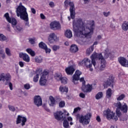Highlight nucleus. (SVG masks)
Wrapping results in <instances>:
<instances>
[{
    "label": "nucleus",
    "mask_w": 128,
    "mask_h": 128,
    "mask_svg": "<svg viewBox=\"0 0 128 128\" xmlns=\"http://www.w3.org/2000/svg\"><path fill=\"white\" fill-rule=\"evenodd\" d=\"M103 14H104V16L108 17V16H110V12H104Z\"/></svg>",
    "instance_id": "obj_50"
},
{
    "label": "nucleus",
    "mask_w": 128,
    "mask_h": 128,
    "mask_svg": "<svg viewBox=\"0 0 128 128\" xmlns=\"http://www.w3.org/2000/svg\"><path fill=\"white\" fill-rule=\"evenodd\" d=\"M64 36L66 38H72V30L68 29L65 32Z\"/></svg>",
    "instance_id": "obj_25"
},
{
    "label": "nucleus",
    "mask_w": 128,
    "mask_h": 128,
    "mask_svg": "<svg viewBox=\"0 0 128 128\" xmlns=\"http://www.w3.org/2000/svg\"><path fill=\"white\" fill-rule=\"evenodd\" d=\"M44 50L46 54H50V52H52V50H50V48H48V46Z\"/></svg>",
    "instance_id": "obj_46"
},
{
    "label": "nucleus",
    "mask_w": 128,
    "mask_h": 128,
    "mask_svg": "<svg viewBox=\"0 0 128 128\" xmlns=\"http://www.w3.org/2000/svg\"><path fill=\"white\" fill-rule=\"evenodd\" d=\"M92 118V113L88 112L85 115H78V118L79 122L82 124V126H88L90 122V118Z\"/></svg>",
    "instance_id": "obj_5"
},
{
    "label": "nucleus",
    "mask_w": 128,
    "mask_h": 128,
    "mask_svg": "<svg viewBox=\"0 0 128 128\" xmlns=\"http://www.w3.org/2000/svg\"><path fill=\"white\" fill-rule=\"evenodd\" d=\"M48 72L46 70H44V71L43 76H48Z\"/></svg>",
    "instance_id": "obj_56"
},
{
    "label": "nucleus",
    "mask_w": 128,
    "mask_h": 128,
    "mask_svg": "<svg viewBox=\"0 0 128 128\" xmlns=\"http://www.w3.org/2000/svg\"><path fill=\"white\" fill-rule=\"evenodd\" d=\"M122 29L123 30H128V22H124L122 26Z\"/></svg>",
    "instance_id": "obj_31"
},
{
    "label": "nucleus",
    "mask_w": 128,
    "mask_h": 128,
    "mask_svg": "<svg viewBox=\"0 0 128 128\" xmlns=\"http://www.w3.org/2000/svg\"><path fill=\"white\" fill-rule=\"evenodd\" d=\"M49 6H50V8H54V3L52 2H50V3H49Z\"/></svg>",
    "instance_id": "obj_54"
},
{
    "label": "nucleus",
    "mask_w": 128,
    "mask_h": 128,
    "mask_svg": "<svg viewBox=\"0 0 128 128\" xmlns=\"http://www.w3.org/2000/svg\"><path fill=\"white\" fill-rule=\"evenodd\" d=\"M79 80L81 82H82V84H84V82H86L84 81V77H82L80 79L79 78Z\"/></svg>",
    "instance_id": "obj_55"
},
{
    "label": "nucleus",
    "mask_w": 128,
    "mask_h": 128,
    "mask_svg": "<svg viewBox=\"0 0 128 128\" xmlns=\"http://www.w3.org/2000/svg\"><path fill=\"white\" fill-rule=\"evenodd\" d=\"M30 10H31L32 12L34 14H36V9H34V8H30Z\"/></svg>",
    "instance_id": "obj_53"
},
{
    "label": "nucleus",
    "mask_w": 128,
    "mask_h": 128,
    "mask_svg": "<svg viewBox=\"0 0 128 128\" xmlns=\"http://www.w3.org/2000/svg\"><path fill=\"white\" fill-rule=\"evenodd\" d=\"M35 62H38L39 64H40V62H42V58L40 56H36L35 58Z\"/></svg>",
    "instance_id": "obj_38"
},
{
    "label": "nucleus",
    "mask_w": 128,
    "mask_h": 128,
    "mask_svg": "<svg viewBox=\"0 0 128 128\" xmlns=\"http://www.w3.org/2000/svg\"><path fill=\"white\" fill-rule=\"evenodd\" d=\"M96 120H97V122H100V116H98L96 118Z\"/></svg>",
    "instance_id": "obj_59"
},
{
    "label": "nucleus",
    "mask_w": 128,
    "mask_h": 128,
    "mask_svg": "<svg viewBox=\"0 0 128 128\" xmlns=\"http://www.w3.org/2000/svg\"><path fill=\"white\" fill-rule=\"evenodd\" d=\"M60 46L58 45H54L52 47V50L54 52H56L58 50H60Z\"/></svg>",
    "instance_id": "obj_42"
},
{
    "label": "nucleus",
    "mask_w": 128,
    "mask_h": 128,
    "mask_svg": "<svg viewBox=\"0 0 128 128\" xmlns=\"http://www.w3.org/2000/svg\"><path fill=\"white\" fill-rule=\"evenodd\" d=\"M38 74H36V76H34V82H38Z\"/></svg>",
    "instance_id": "obj_45"
},
{
    "label": "nucleus",
    "mask_w": 128,
    "mask_h": 128,
    "mask_svg": "<svg viewBox=\"0 0 128 128\" xmlns=\"http://www.w3.org/2000/svg\"><path fill=\"white\" fill-rule=\"evenodd\" d=\"M48 40L50 44H54L58 40V38L54 32H52L48 36Z\"/></svg>",
    "instance_id": "obj_15"
},
{
    "label": "nucleus",
    "mask_w": 128,
    "mask_h": 128,
    "mask_svg": "<svg viewBox=\"0 0 128 128\" xmlns=\"http://www.w3.org/2000/svg\"><path fill=\"white\" fill-rule=\"evenodd\" d=\"M66 116H70V113L68 112L66 110H64V112L60 110L54 113V116L57 120H66Z\"/></svg>",
    "instance_id": "obj_9"
},
{
    "label": "nucleus",
    "mask_w": 128,
    "mask_h": 128,
    "mask_svg": "<svg viewBox=\"0 0 128 128\" xmlns=\"http://www.w3.org/2000/svg\"><path fill=\"white\" fill-rule=\"evenodd\" d=\"M118 62L122 66L128 68V60L124 57H120L118 58Z\"/></svg>",
    "instance_id": "obj_18"
},
{
    "label": "nucleus",
    "mask_w": 128,
    "mask_h": 128,
    "mask_svg": "<svg viewBox=\"0 0 128 128\" xmlns=\"http://www.w3.org/2000/svg\"><path fill=\"white\" fill-rule=\"evenodd\" d=\"M26 52H27L29 54L31 55V56H36V52L32 50V48H27Z\"/></svg>",
    "instance_id": "obj_33"
},
{
    "label": "nucleus",
    "mask_w": 128,
    "mask_h": 128,
    "mask_svg": "<svg viewBox=\"0 0 128 128\" xmlns=\"http://www.w3.org/2000/svg\"><path fill=\"white\" fill-rule=\"evenodd\" d=\"M82 74V72H80V70H76L72 76L74 78H80V76Z\"/></svg>",
    "instance_id": "obj_30"
},
{
    "label": "nucleus",
    "mask_w": 128,
    "mask_h": 128,
    "mask_svg": "<svg viewBox=\"0 0 128 128\" xmlns=\"http://www.w3.org/2000/svg\"><path fill=\"white\" fill-rule=\"evenodd\" d=\"M19 66H20V68H24V62L22 61H20Z\"/></svg>",
    "instance_id": "obj_49"
},
{
    "label": "nucleus",
    "mask_w": 128,
    "mask_h": 128,
    "mask_svg": "<svg viewBox=\"0 0 128 128\" xmlns=\"http://www.w3.org/2000/svg\"><path fill=\"white\" fill-rule=\"evenodd\" d=\"M60 81L62 84H66L68 83V78H66V77H62Z\"/></svg>",
    "instance_id": "obj_40"
},
{
    "label": "nucleus",
    "mask_w": 128,
    "mask_h": 128,
    "mask_svg": "<svg viewBox=\"0 0 128 128\" xmlns=\"http://www.w3.org/2000/svg\"><path fill=\"white\" fill-rule=\"evenodd\" d=\"M79 96L80 98H86V94L82 92L80 93Z\"/></svg>",
    "instance_id": "obj_52"
},
{
    "label": "nucleus",
    "mask_w": 128,
    "mask_h": 128,
    "mask_svg": "<svg viewBox=\"0 0 128 128\" xmlns=\"http://www.w3.org/2000/svg\"><path fill=\"white\" fill-rule=\"evenodd\" d=\"M89 50H90V52H94V46H92L90 48Z\"/></svg>",
    "instance_id": "obj_60"
},
{
    "label": "nucleus",
    "mask_w": 128,
    "mask_h": 128,
    "mask_svg": "<svg viewBox=\"0 0 128 128\" xmlns=\"http://www.w3.org/2000/svg\"><path fill=\"white\" fill-rule=\"evenodd\" d=\"M120 122H124V120H126V118L122 116H120Z\"/></svg>",
    "instance_id": "obj_61"
},
{
    "label": "nucleus",
    "mask_w": 128,
    "mask_h": 128,
    "mask_svg": "<svg viewBox=\"0 0 128 128\" xmlns=\"http://www.w3.org/2000/svg\"><path fill=\"white\" fill-rule=\"evenodd\" d=\"M5 52L6 54L8 56H12V52H10V49L8 48H6L5 49Z\"/></svg>",
    "instance_id": "obj_39"
},
{
    "label": "nucleus",
    "mask_w": 128,
    "mask_h": 128,
    "mask_svg": "<svg viewBox=\"0 0 128 128\" xmlns=\"http://www.w3.org/2000/svg\"><path fill=\"white\" fill-rule=\"evenodd\" d=\"M112 94H114V91H112V89L109 88L106 91V96L108 98H112Z\"/></svg>",
    "instance_id": "obj_26"
},
{
    "label": "nucleus",
    "mask_w": 128,
    "mask_h": 128,
    "mask_svg": "<svg viewBox=\"0 0 128 128\" xmlns=\"http://www.w3.org/2000/svg\"><path fill=\"white\" fill-rule=\"evenodd\" d=\"M62 78V75L60 73H56L54 76V78L59 82V80H61Z\"/></svg>",
    "instance_id": "obj_27"
},
{
    "label": "nucleus",
    "mask_w": 128,
    "mask_h": 128,
    "mask_svg": "<svg viewBox=\"0 0 128 128\" xmlns=\"http://www.w3.org/2000/svg\"><path fill=\"white\" fill-rule=\"evenodd\" d=\"M24 88L25 90H30V85L29 84H24Z\"/></svg>",
    "instance_id": "obj_47"
},
{
    "label": "nucleus",
    "mask_w": 128,
    "mask_h": 128,
    "mask_svg": "<svg viewBox=\"0 0 128 128\" xmlns=\"http://www.w3.org/2000/svg\"><path fill=\"white\" fill-rule=\"evenodd\" d=\"M16 12L17 16H20L21 20H24V24L26 26L30 28V22H28V14L26 12V8L22 6V4L20 2L19 6L16 8Z\"/></svg>",
    "instance_id": "obj_2"
},
{
    "label": "nucleus",
    "mask_w": 128,
    "mask_h": 128,
    "mask_svg": "<svg viewBox=\"0 0 128 128\" xmlns=\"http://www.w3.org/2000/svg\"><path fill=\"white\" fill-rule=\"evenodd\" d=\"M104 96V94H102V92H98L95 96L96 100H100L102 98V96Z\"/></svg>",
    "instance_id": "obj_36"
},
{
    "label": "nucleus",
    "mask_w": 128,
    "mask_h": 128,
    "mask_svg": "<svg viewBox=\"0 0 128 128\" xmlns=\"http://www.w3.org/2000/svg\"><path fill=\"white\" fill-rule=\"evenodd\" d=\"M80 107L76 108L74 109V114H76V112H80Z\"/></svg>",
    "instance_id": "obj_48"
},
{
    "label": "nucleus",
    "mask_w": 128,
    "mask_h": 128,
    "mask_svg": "<svg viewBox=\"0 0 128 128\" xmlns=\"http://www.w3.org/2000/svg\"><path fill=\"white\" fill-rule=\"evenodd\" d=\"M104 116H106L108 120H118V118L120 116L116 115V114L114 112L110 111V108H108L106 110H104Z\"/></svg>",
    "instance_id": "obj_8"
},
{
    "label": "nucleus",
    "mask_w": 128,
    "mask_h": 128,
    "mask_svg": "<svg viewBox=\"0 0 128 128\" xmlns=\"http://www.w3.org/2000/svg\"><path fill=\"white\" fill-rule=\"evenodd\" d=\"M64 6L65 8H68V6H70V18L74 20L76 16V9L74 8V2H70V0H66L64 2Z\"/></svg>",
    "instance_id": "obj_7"
},
{
    "label": "nucleus",
    "mask_w": 128,
    "mask_h": 128,
    "mask_svg": "<svg viewBox=\"0 0 128 128\" xmlns=\"http://www.w3.org/2000/svg\"><path fill=\"white\" fill-rule=\"evenodd\" d=\"M49 100L50 102V106H54L56 104V100L52 96H50L49 97Z\"/></svg>",
    "instance_id": "obj_34"
},
{
    "label": "nucleus",
    "mask_w": 128,
    "mask_h": 128,
    "mask_svg": "<svg viewBox=\"0 0 128 128\" xmlns=\"http://www.w3.org/2000/svg\"><path fill=\"white\" fill-rule=\"evenodd\" d=\"M4 18H6L8 22L12 24L13 28H14V26H16L18 24V21L16 20V18H10V14L8 13H6L4 14Z\"/></svg>",
    "instance_id": "obj_11"
},
{
    "label": "nucleus",
    "mask_w": 128,
    "mask_h": 128,
    "mask_svg": "<svg viewBox=\"0 0 128 128\" xmlns=\"http://www.w3.org/2000/svg\"><path fill=\"white\" fill-rule=\"evenodd\" d=\"M19 56L20 58H22L23 60H24V62H30V56H28V55L26 53H20Z\"/></svg>",
    "instance_id": "obj_17"
},
{
    "label": "nucleus",
    "mask_w": 128,
    "mask_h": 128,
    "mask_svg": "<svg viewBox=\"0 0 128 128\" xmlns=\"http://www.w3.org/2000/svg\"><path fill=\"white\" fill-rule=\"evenodd\" d=\"M74 70H76V69L74 68V67L72 66H69L66 68L65 71L66 74L69 76H72V74H74Z\"/></svg>",
    "instance_id": "obj_19"
},
{
    "label": "nucleus",
    "mask_w": 128,
    "mask_h": 128,
    "mask_svg": "<svg viewBox=\"0 0 128 128\" xmlns=\"http://www.w3.org/2000/svg\"><path fill=\"white\" fill-rule=\"evenodd\" d=\"M0 42H8V37H6V36L4 35V34H0Z\"/></svg>",
    "instance_id": "obj_29"
},
{
    "label": "nucleus",
    "mask_w": 128,
    "mask_h": 128,
    "mask_svg": "<svg viewBox=\"0 0 128 128\" xmlns=\"http://www.w3.org/2000/svg\"><path fill=\"white\" fill-rule=\"evenodd\" d=\"M8 108L10 110H11L12 112H14L15 110L14 107V106H9Z\"/></svg>",
    "instance_id": "obj_51"
},
{
    "label": "nucleus",
    "mask_w": 128,
    "mask_h": 128,
    "mask_svg": "<svg viewBox=\"0 0 128 128\" xmlns=\"http://www.w3.org/2000/svg\"><path fill=\"white\" fill-rule=\"evenodd\" d=\"M70 51L72 54H76L78 52V47L76 44H73L70 46Z\"/></svg>",
    "instance_id": "obj_21"
},
{
    "label": "nucleus",
    "mask_w": 128,
    "mask_h": 128,
    "mask_svg": "<svg viewBox=\"0 0 128 128\" xmlns=\"http://www.w3.org/2000/svg\"><path fill=\"white\" fill-rule=\"evenodd\" d=\"M125 96L124 94H122L117 97L116 100H122V99L125 98Z\"/></svg>",
    "instance_id": "obj_41"
},
{
    "label": "nucleus",
    "mask_w": 128,
    "mask_h": 128,
    "mask_svg": "<svg viewBox=\"0 0 128 128\" xmlns=\"http://www.w3.org/2000/svg\"><path fill=\"white\" fill-rule=\"evenodd\" d=\"M27 120L26 117L24 115H18L16 119V124H21L22 126H26V122Z\"/></svg>",
    "instance_id": "obj_12"
},
{
    "label": "nucleus",
    "mask_w": 128,
    "mask_h": 128,
    "mask_svg": "<svg viewBox=\"0 0 128 128\" xmlns=\"http://www.w3.org/2000/svg\"><path fill=\"white\" fill-rule=\"evenodd\" d=\"M66 119L62 120H64L63 122V126L64 128H69L70 124H68V122L66 120Z\"/></svg>",
    "instance_id": "obj_32"
},
{
    "label": "nucleus",
    "mask_w": 128,
    "mask_h": 128,
    "mask_svg": "<svg viewBox=\"0 0 128 128\" xmlns=\"http://www.w3.org/2000/svg\"><path fill=\"white\" fill-rule=\"evenodd\" d=\"M12 80V76L8 73H2L0 74V82H5L6 86H9L10 90H12V84L10 82Z\"/></svg>",
    "instance_id": "obj_4"
},
{
    "label": "nucleus",
    "mask_w": 128,
    "mask_h": 128,
    "mask_svg": "<svg viewBox=\"0 0 128 128\" xmlns=\"http://www.w3.org/2000/svg\"><path fill=\"white\" fill-rule=\"evenodd\" d=\"M103 54H104V58H112L114 56L112 52L108 48L106 49L103 52Z\"/></svg>",
    "instance_id": "obj_16"
},
{
    "label": "nucleus",
    "mask_w": 128,
    "mask_h": 128,
    "mask_svg": "<svg viewBox=\"0 0 128 128\" xmlns=\"http://www.w3.org/2000/svg\"><path fill=\"white\" fill-rule=\"evenodd\" d=\"M78 80H80L79 78L72 76V82L74 84H78Z\"/></svg>",
    "instance_id": "obj_37"
},
{
    "label": "nucleus",
    "mask_w": 128,
    "mask_h": 128,
    "mask_svg": "<svg viewBox=\"0 0 128 128\" xmlns=\"http://www.w3.org/2000/svg\"><path fill=\"white\" fill-rule=\"evenodd\" d=\"M34 104L37 106H40L42 104V101L40 96H36L34 98Z\"/></svg>",
    "instance_id": "obj_20"
},
{
    "label": "nucleus",
    "mask_w": 128,
    "mask_h": 128,
    "mask_svg": "<svg viewBox=\"0 0 128 128\" xmlns=\"http://www.w3.org/2000/svg\"><path fill=\"white\" fill-rule=\"evenodd\" d=\"M92 90V86L90 84H88L85 86V88H84V86L82 88V90L84 92H90Z\"/></svg>",
    "instance_id": "obj_22"
},
{
    "label": "nucleus",
    "mask_w": 128,
    "mask_h": 128,
    "mask_svg": "<svg viewBox=\"0 0 128 128\" xmlns=\"http://www.w3.org/2000/svg\"><path fill=\"white\" fill-rule=\"evenodd\" d=\"M90 58L92 60V62L94 66L96 68V60H100V68L101 70H103L104 68H106V60L102 56V53L98 54L96 52H94L90 56Z\"/></svg>",
    "instance_id": "obj_3"
},
{
    "label": "nucleus",
    "mask_w": 128,
    "mask_h": 128,
    "mask_svg": "<svg viewBox=\"0 0 128 128\" xmlns=\"http://www.w3.org/2000/svg\"><path fill=\"white\" fill-rule=\"evenodd\" d=\"M40 16L42 20H44L46 18V16H44V15L43 14H40Z\"/></svg>",
    "instance_id": "obj_57"
},
{
    "label": "nucleus",
    "mask_w": 128,
    "mask_h": 128,
    "mask_svg": "<svg viewBox=\"0 0 128 128\" xmlns=\"http://www.w3.org/2000/svg\"><path fill=\"white\" fill-rule=\"evenodd\" d=\"M102 38V36L99 35L97 37V40H100Z\"/></svg>",
    "instance_id": "obj_63"
},
{
    "label": "nucleus",
    "mask_w": 128,
    "mask_h": 128,
    "mask_svg": "<svg viewBox=\"0 0 128 128\" xmlns=\"http://www.w3.org/2000/svg\"><path fill=\"white\" fill-rule=\"evenodd\" d=\"M114 106L117 108L116 109V114H117L118 116H122L120 110L124 114L128 112V105L124 103V105L122 106V103H120V102H117L114 104Z\"/></svg>",
    "instance_id": "obj_6"
},
{
    "label": "nucleus",
    "mask_w": 128,
    "mask_h": 128,
    "mask_svg": "<svg viewBox=\"0 0 128 128\" xmlns=\"http://www.w3.org/2000/svg\"><path fill=\"white\" fill-rule=\"evenodd\" d=\"M59 90L61 94H64V92L68 94V88L66 86H60L59 88Z\"/></svg>",
    "instance_id": "obj_23"
},
{
    "label": "nucleus",
    "mask_w": 128,
    "mask_h": 128,
    "mask_svg": "<svg viewBox=\"0 0 128 128\" xmlns=\"http://www.w3.org/2000/svg\"><path fill=\"white\" fill-rule=\"evenodd\" d=\"M29 42L31 44H36V38H30Z\"/></svg>",
    "instance_id": "obj_43"
},
{
    "label": "nucleus",
    "mask_w": 128,
    "mask_h": 128,
    "mask_svg": "<svg viewBox=\"0 0 128 128\" xmlns=\"http://www.w3.org/2000/svg\"><path fill=\"white\" fill-rule=\"evenodd\" d=\"M110 128H118L116 126H112Z\"/></svg>",
    "instance_id": "obj_64"
},
{
    "label": "nucleus",
    "mask_w": 128,
    "mask_h": 128,
    "mask_svg": "<svg viewBox=\"0 0 128 128\" xmlns=\"http://www.w3.org/2000/svg\"><path fill=\"white\" fill-rule=\"evenodd\" d=\"M88 59V58H85L82 62H80L78 64L79 66H85L87 68H90V72H92L94 70V68H92V60Z\"/></svg>",
    "instance_id": "obj_10"
},
{
    "label": "nucleus",
    "mask_w": 128,
    "mask_h": 128,
    "mask_svg": "<svg viewBox=\"0 0 128 128\" xmlns=\"http://www.w3.org/2000/svg\"><path fill=\"white\" fill-rule=\"evenodd\" d=\"M46 78L44 75H42L40 80V86H46Z\"/></svg>",
    "instance_id": "obj_24"
},
{
    "label": "nucleus",
    "mask_w": 128,
    "mask_h": 128,
    "mask_svg": "<svg viewBox=\"0 0 128 128\" xmlns=\"http://www.w3.org/2000/svg\"><path fill=\"white\" fill-rule=\"evenodd\" d=\"M92 54V52H90V49L88 48L86 50V54H88V56H90Z\"/></svg>",
    "instance_id": "obj_58"
},
{
    "label": "nucleus",
    "mask_w": 128,
    "mask_h": 128,
    "mask_svg": "<svg viewBox=\"0 0 128 128\" xmlns=\"http://www.w3.org/2000/svg\"><path fill=\"white\" fill-rule=\"evenodd\" d=\"M94 20L86 21L84 23L82 18L76 19L73 22V31L75 36L80 38L77 42L80 44H85L86 38H90L94 34Z\"/></svg>",
    "instance_id": "obj_1"
},
{
    "label": "nucleus",
    "mask_w": 128,
    "mask_h": 128,
    "mask_svg": "<svg viewBox=\"0 0 128 128\" xmlns=\"http://www.w3.org/2000/svg\"><path fill=\"white\" fill-rule=\"evenodd\" d=\"M14 30H16L17 32H24V28H22V26L20 24H17L16 26H14Z\"/></svg>",
    "instance_id": "obj_28"
},
{
    "label": "nucleus",
    "mask_w": 128,
    "mask_h": 128,
    "mask_svg": "<svg viewBox=\"0 0 128 128\" xmlns=\"http://www.w3.org/2000/svg\"><path fill=\"white\" fill-rule=\"evenodd\" d=\"M66 106V102L64 101H61L59 103V106L60 108H64Z\"/></svg>",
    "instance_id": "obj_44"
},
{
    "label": "nucleus",
    "mask_w": 128,
    "mask_h": 128,
    "mask_svg": "<svg viewBox=\"0 0 128 128\" xmlns=\"http://www.w3.org/2000/svg\"><path fill=\"white\" fill-rule=\"evenodd\" d=\"M68 120L69 121V122H72V118L70 116H68Z\"/></svg>",
    "instance_id": "obj_62"
},
{
    "label": "nucleus",
    "mask_w": 128,
    "mask_h": 128,
    "mask_svg": "<svg viewBox=\"0 0 128 128\" xmlns=\"http://www.w3.org/2000/svg\"><path fill=\"white\" fill-rule=\"evenodd\" d=\"M38 46L39 48H42V50H44L48 46H46V44L42 42L39 43Z\"/></svg>",
    "instance_id": "obj_35"
},
{
    "label": "nucleus",
    "mask_w": 128,
    "mask_h": 128,
    "mask_svg": "<svg viewBox=\"0 0 128 128\" xmlns=\"http://www.w3.org/2000/svg\"><path fill=\"white\" fill-rule=\"evenodd\" d=\"M114 78L112 76H110L107 80L104 82L103 85L104 88H108V86H113L114 84Z\"/></svg>",
    "instance_id": "obj_13"
},
{
    "label": "nucleus",
    "mask_w": 128,
    "mask_h": 128,
    "mask_svg": "<svg viewBox=\"0 0 128 128\" xmlns=\"http://www.w3.org/2000/svg\"><path fill=\"white\" fill-rule=\"evenodd\" d=\"M50 26V28L52 30H59L61 28L60 24L58 21L51 22Z\"/></svg>",
    "instance_id": "obj_14"
}]
</instances>
